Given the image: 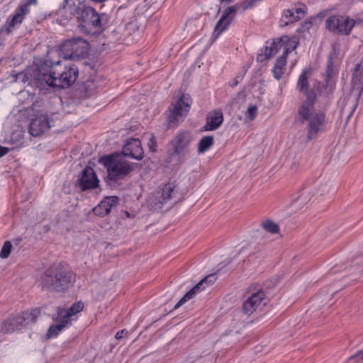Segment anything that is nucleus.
<instances>
[{
  "label": "nucleus",
  "instance_id": "obj_23",
  "mask_svg": "<svg viewBox=\"0 0 363 363\" xmlns=\"http://www.w3.org/2000/svg\"><path fill=\"white\" fill-rule=\"evenodd\" d=\"M83 308L84 304L82 302H77L67 309L58 308L57 313L71 325L72 322L75 320L74 315L82 311Z\"/></svg>",
  "mask_w": 363,
  "mask_h": 363
},
{
  "label": "nucleus",
  "instance_id": "obj_41",
  "mask_svg": "<svg viewBox=\"0 0 363 363\" xmlns=\"http://www.w3.org/2000/svg\"><path fill=\"white\" fill-rule=\"evenodd\" d=\"M222 1H225V2H230L232 0H221Z\"/></svg>",
  "mask_w": 363,
  "mask_h": 363
},
{
  "label": "nucleus",
  "instance_id": "obj_11",
  "mask_svg": "<svg viewBox=\"0 0 363 363\" xmlns=\"http://www.w3.org/2000/svg\"><path fill=\"white\" fill-rule=\"evenodd\" d=\"M54 123L55 121L51 116L47 113L38 114L30 121L29 133L34 137L39 136L47 132Z\"/></svg>",
  "mask_w": 363,
  "mask_h": 363
},
{
  "label": "nucleus",
  "instance_id": "obj_29",
  "mask_svg": "<svg viewBox=\"0 0 363 363\" xmlns=\"http://www.w3.org/2000/svg\"><path fill=\"white\" fill-rule=\"evenodd\" d=\"M261 225L266 232L272 234L278 233L279 231V225L271 220L262 221Z\"/></svg>",
  "mask_w": 363,
  "mask_h": 363
},
{
  "label": "nucleus",
  "instance_id": "obj_25",
  "mask_svg": "<svg viewBox=\"0 0 363 363\" xmlns=\"http://www.w3.org/2000/svg\"><path fill=\"white\" fill-rule=\"evenodd\" d=\"M352 89L358 91V98L363 91V57L354 68L352 75Z\"/></svg>",
  "mask_w": 363,
  "mask_h": 363
},
{
  "label": "nucleus",
  "instance_id": "obj_1",
  "mask_svg": "<svg viewBox=\"0 0 363 363\" xmlns=\"http://www.w3.org/2000/svg\"><path fill=\"white\" fill-rule=\"evenodd\" d=\"M78 73V68L75 65L63 63L60 60L52 63L46 61L35 70L33 76L40 86L65 89L76 81Z\"/></svg>",
  "mask_w": 363,
  "mask_h": 363
},
{
  "label": "nucleus",
  "instance_id": "obj_26",
  "mask_svg": "<svg viewBox=\"0 0 363 363\" xmlns=\"http://www.w3.org/2000/svg\"><path fill=\"white\" fill-rule=\"evenodd\" d=\"M223 121V116L220 110H216L211 112L207 116L204 130L208 131L214 130L220 126Z\"/></svg>",
  "mask_w": 363,
  "mask_h": 363
},
{
  "label": "nucleus",
  "instance_id": "obj_13",
  "mask_svg": "<svg viewBox=\"0 0 363 363\" xmlns=\"http://www.w3.org/2000/svg\"><path fill=\"white\" fill-rule=\"evenodd\" d=\"M327 125L325 114L323 111H317L308 121L307 135L311 140L316 137L318 133L325 130Z\"/></svg>",
  "mask_w": 363,
  "mask_h": 363
},
{
  "label": "nucleus",
  "instance_id": "obj_35",
  "mask_svg": "<svg viewBox=\"0 0 363 363\" xmlns=\"http://www.w3.org/2000/svg\"><path fill=\"white\" fill-rule=\"evenodd\" d=\"M148 147L151 152L156 151V140L153 135H151L148 143Z\"/></svg>",
  "mask_w": 363,
  "mask_h": 363
},
{
  "label": "nucleus",
  "instance_id": "obj_38",
  "mask_svg": "<svg viewBox=\"0 0 363 363\" xmlns=\"http://www.w3.org/2000/svg\"><path fill=\"white\" fill-rule=\"evenodd\" d=\"M125 333H126V332H125L124 330H120V331H118V333H116V335H115V337H116V339H118H118H121V338H122V337H123V334H124Z\"/></svg>",
  "mask_w": 363,
  "mask_h": 363
},
{
  "label": "nucleus",
  "instance_id": "obj_27",
  "mask_svg": "<svg viewBox=\"0 0 363 363\" xmlns=\"http://www.w3.org/2000/svg\"><path fill=\"white\" fill-rule=\"evenodd\" d=\"M310 72V69H304L301 74H300L298 82H297V89L303 92L304 94L307 96V92L313 91V90L308 89V76Z\"/></svg>",
  "mask_w": 363,
  "mask_h": 363
},
{
  "label": "nucleus",
  "instance_id": "obj_40",
  "mask_svg": "<svg viewBox=\"0 0 363 363\" xmlns=\"http://www.w3.org/2000/svg\"><path fill=\"white\" fill-rule=\"evenodd\" d=\"M310 26H311V23H306V24H305V26H305V28H306V29H309Z\"/></svg>",
  "mask_w": 363,
  "mask_h": 363
},
{
  "label": "nucleus",
  "instance_id": "obj_22",
  "mask_svg": "<svg viewBox=\"0 0 363 363\" xmlns=\"http://www.w3.org/2000/svg\"><path fill=\"white\" fill-rule=\"evenodd\" d=\"M118 203L117 196H107L93 209V211L95 215L103 217L109 213L112 208L116 206Z\"/></svg>",
  "mask_w": 363,
  "mask_h": 363
},
{
  "label": "nucleus",
  "instance_id": "obj_36",
  "mask_svg": "<svg viewBox=\"0 0 363 363\" xmlns=\"http://www.w3.org/2000/svg\"><path fill=\"white\" fill-rule=\"evenodd\" d=\"M298 200L300 201L301 203L306 202L308 199V191L304 189L301 196L298 198Z\"/></svg>",
  "mask_w": 363,
  "mask_h": 363
},
{
  "label": "nucleus",
  "instance_id": "obj_42",
  "mask_svg": "<svg viewBox=\"0 0 363 363\" xmlns=\"http://www.w3.org/2000/svg\"><path fill=\"white\" fill-rule=\"evenodd\" d=\"M356 106H357V104H356L354 108H353V111L355 109Z\"/></svg>",
  "mask_w": 363,
  "mask_h": 363
},
{
  "label": "nucleus",
  "instance_id": "obj_24",
  "mask_svg": "<svg viewBox=\"0 0 363 363\" xmlns=\"http://www.w3.org/2000/svg\"><path fill=\"white\" fill-rule=\"evenodd\" d=\"M52 319L57 323L50 325L48 328L46 335L50 339L56 337L63 330L70 325L67 320H63L57 313L53 315Z\"/></svg>",
  "mask_w": 363,
  "mask_h": 363
},
{
  "label": "nucleus",
  "instance_id": "obj_14",
  "mask_svg": "<svg viewBox=\"0 0 363 363\" xmlns=\"http://www.w3.org/2000/svg\"><path fill=\"white\" fill-rule=\"evenodd\" d=\"M316 98V94L314 91L307 92V97L301 105L298 108L296 118L301 123L308 121L313 114L314 111V102Z\"/></svg>",
  "mask_w": 363,
  "mask_h": 363
},
{
  "label": "nucleus",
  "instance_id": "obj_5",
  "mask_svg": "<svg viewBox=\"0 0 363 363\" xmlns=\"http://www.w3.org/2000/svg\"><path fill=\"white\" fill-rule=\"evenodd\" d=\"M99 162L106 167L108 177L113 181L123 179L132 170L131 165L118 155L102 157L99 159Z\"/></svg>",
  "mask_w": 363,
  "mask_h": 363
},
{
  "label": "nucleus",
  "instance_id": "obj_21",
  "mask_svg": "<svg viewBox=\"0 0 363 363\" xmlns=\"http://www.w3.org/2000/svg\"><path fill=\"white\" fill-rule=\"evenodd\" d=\"M99 180L94 171L90 167H86L82 172L79 179V186L83 191L94 189L98 186Z\"/></svg>",
  "mask_w": 363,
  "mask_h": 363
},
{
  "label": "nucleus",
  "instance_id": "obj_18",
  "mask_svg": "<svg viewBox=\"0 0 363 363\" xmlns=\"http://www.w3.org/2000/svg\"><path fill=\"white\" fill-rule=\"evenodd\" d=\"M122 152L125 156L137 160H141L144 154L141 142L138 138L127 140L123 145Z\"/></svg>",
  "mask_w": 363,
  "mask_h": 363
},
{
  "label": "nucleus",
  "instance_id": "obj_17",
  "mask_svg": "<svg viewBox=\"0 0 363 363\" xmlns=\"http://www.w3.org/2000/svg\"><path fill=\"white\" fill-rule=\"evenodd\" d=\"M216 281V277L214 274H210L206 277L192 289H191L175 305L174 308H178L182 306L184 303L194 298L196 294L203 291L206 287L211 285Z\"/></svg>",
  "mask_w": 363,
  "mask_h": 363
},
{
  "label": "nucleus",
  "instance_id": "obj_2",
  "mask_svg": "<svg viewBox=\"0 0 363 363\" xmlns=\"http://www.w3.org/2000/svg\"><path fill=\"white\" fill-rule=\"evenodd\" d=\"M58 16H65V19L75 16L82 29L94 28L96 30L102 28V23L105 15L100 16L90 6L82 5L80 0H65L62 6L57 11Z\"/></svg>",
  "mask_w": 363,
  "mask_h": 363
},
{
  "label": "nucleus",
  "instance_id": "obj_4",
  "mask_svg": "<svg viewBox=\"0 0 363 363\" xmlns=\"http://www.w3.org/2000/svg\"><path fill=\"white\" fill-rule=\"evenodd\" d=\"M38 281L43 289L62 291L74 281V277L70 271L55 267L45 270Z\"/></svg>",
  "mask_w": 363,
  "mask_h": 363
},
{
  "label": "nucleus",
  "instance_id": "obj_39",
  "mask_svg": "<svg viewBox=\"0 0 363 363\" xmlns=\"http://www.w3.org/2000/svg\"><path fill=\"white\" fill-rule=\"evenodd\" d=\"M239 83V80L238 78L234 79L232 82H230V86L232 87L236 86Z\"/></svg>",
  "mask_w": 363,
  "mask_h": 363
},
{
  "label": "nucleus",
  "instance_id": "obj_6",
  "mask_svg": "<svg viewBox=\"0 0 363 363\" xmlns=\"http://www.w3.org/2000/svg\"><path fill=\"white\" fill-rule=\"evenodd\" d=\"M88 51L89 43L81 38L68 39L60 46V52L65 59L84 58Z\"/></svg>",
  "mask_w": 363,
  "mask_h": 363
},
{
  "label": "nucleus",
  "instance_id": "obj_10",
  "mask_svg": "<svg viewBox=\"0 0 363 363\" xmlns=\"http://www.w3.org/2000/svg\"><path fill=\"white\" fill-rule=\"evenodd\" d=\"M355 25V21L346 16H333L326 21L330 31L341 35H349Z\"/></svg>",
  "mask_w": 363,
  "mask_h": 363
},
{
  "label": "nucleus",
  "instance_id": "obj_34",
  "mask_svg": "<svg viewBox=\"0 0 363 363\" xmlns=\"http://www.w3.org/2000/svg\"><path fill=\"white\" fill-rule=\"evenodd\" d=\"M264 256L262 253H258L255 255H251L249 258V261L254 262L255 264H259L263 260Z\"/></svg>",
  "mask_w": 363,
  "mask_h": 363
},
{
  "label": "nucleus",
  "instance_id": "obj_20",
  "mask_svg": "<svg viewBox=\"0 0 363 363\" xmlns=\"http://www.w3.org/2000/svg\"><path fill=\"white\" fill-rule=\"evenodd\" d=\"M235 12V9L234 7L230 6L228 7L225 10V11L222 13V16H220V19L217 22L214 31L212 34L211 38L213 41H216L218 38L220 36V35L227 30L228 26H230L232 18L230 17V15Z\"/></svg>",
  "mask_w": 363,
  "mask_h": 363
},
{
  "label": "nucleus",
  "instance_id": "obj_30",
  "mask_svg": "<svg viewBox=\"0 0 363 363\" xmlns=\"http://www.w3.org/2000/svg\"><path fill=\"white\" fill-rule=\"evenodd\" d=\"M11 249L12 245L11 242H5L0 252V257L1 258H7L11 254Z\"/></svg>",
  "mask_w": 363,
  "mask_h": 363
},
{
  "label": "nucleus",
  "instance_id": "obj_12",
  "mask_svg": "<svg viewBox=\"0 0 363 363\" xmlns=\"http://www.w3.org/2000/svg\"><path fill=\"white\" fill-rule=\"evenodd\" d=\"M191 134L189 131H182L171 140L173 152L179 157L187 155L189 152V145L191 141Z\"/></svg>",
  "mask_w": 363,
  "mask_h": 363
},
{
  "label": "nucleus",
  "instance_id": "obj_28",
  "mask_svg": "<svg viewBox=\"0 0 363 363\" xmlns=\"http://www.w3.org/2000/svg\"><path fill=\"white\" fill-rule=\"evenodd\" d=\"M213 145V136H205L202 138L198 144V151L199 153H203L208 150Z\"/></svg>",
  "mask_w": 363,
  "mask_h": 363
},
{
  "label": "nucleus",
  "instance_id": "obj_15",
  "mask_svg": "<svg viewBox=\"0 0 363 363\" xmlns=\"http://www.w3.org/2000/svg\"><path fill=\"white\" fill-rule=\"evenodd\" d=\"M267 303V298L262 291L253 293L243 303V311L250 315L257 310H260Z\"/></svg>",
  "mask_w": 363,
  "mask_h": 363
},
{
  "label": "nucleus",
  "instance_id": "obj_19",
  "mask_svg": "<svg viewBox=\"0 0 363 363\" xmlns=\"http://www.w3.org/2000/svg\"><path fill=\"white\" fill-rule=\"evenodd\" d=\"M307 8L305 5H298L291 9L284 10L281 18V22L287 26L303 18L306 13Z\"/></svg>",
  "mask_w": 363,
  "mask_h": 363
},
{
  "label": "nucleus",
  "instance_id": "obj_7",
  "mask_svg": "<svg viewBox=\"0 0 363 363\" xmlns=\"http://www.w3.org/2000/svg\"><path fill=\"white\" fill-rule=\"evenodd\" d=\"M40 313V311L38 308L23 311L16 317L5 320L3 323L2 330L5 333H11L16 330H20L23 327L35 323Z\"/></svg>",
  "mask_w": 363,
  "mask_h": 363
},
{
  "label": "nucleus",
  "instance_id": "obj_3",
  "mask_svg": "<svg viewBox=\"0 0 363 363\" xmlns=\"http://www.w3.org/2000/svg\"><path fill=\"white\" fill-rule=\"evenodd\" d=\"M298 45L296 38L290 39L288 36H283L266 46L264 50L265 58H269L275 55L279 50H283V54L279 57L274 66L273 74L277 79L281 78L284 73L286 57L288 55L295 50Z\"/></svg>",
  "mask_w": 363,
  "mask_h": 363
},
{
  "label": "nucleus",
  "instance_id": "obj_8",
  "mask_svg": "<svg viewBox=\"0 0 363 363\" xmlns=\"http://www.w3.org/2000/svg\"><path fill=\"white\" fill-rule=\"evenodd\" d=\"M191 104L192 99L190 96L182 94L174 104L173 108L170 109L168 122L173 124L182 121L189 113Z\"/></svg>",
  "mask_w": 363,
  "mask_h": 363
},
{
  "label": "nucleus",
  "instance_id": "obj_16",
  "mask_svg": "<svg viewBox=\"0 0 363 363\" xmlns=\"http://www.w3.org/2000/svg\"><path fill=\"white\" fill-rule=\"evenodd\" d=\"M32 1H26L21 2L18 8L15 10L13 16L7 20L9 27L6 28V33H9L13 28L19 26L23 22L26 15L30 13V6Z\"/></svg>",
  "mask_w": 363,
  "mask_h": 363
},
{
  "label": "nucleus",
  "instance_id": "obj_33",
  "mask_svg": "<svg viewBox=\"0 0 363 363\" xmlns=\"http://www.w3.org/2000/svg\"><path fill=\"white\" fill-rule=\"evenodd\" d=\"M257 114V107L256 106H250L245 113L250 121H253L255 118Z\"/></svg>",
  "mask_w": 363,
  "mask_h": 363
},
{
  "label": "nucleus",
  "instance_id": "obj_31",
  "mask_svg": "<svg viewBox=\"0 0 363 363\" xmlns=\"http://www.w3.org/2000/svg\"><path fill=\"white\" fill-rule=\"evenodd\" d=\"M335 74V65L331 58H330L328 61L327 69H326V76L327 80L333 78Z\"/></svg>",
  "mask_w": 363,
  "mask_h": 363
},
{
  "label": "nucleus",
  "instance_id": "obj_37",
  "mask_svg": "<svg viewBox=\"0 0 363 363\" xmlns=\"http://www.w3.org/2000/svg\"><path fill=\"white\" fill-rule=\"evenodd\" d=\"M9 151V148L0 145V158L6 155Z\"/></svg>",
  "mask_w": 363,
  "mask_h": 363
},
{
  "label": "nucleus",
  "instance_id": "obj_32",
  "mask_svg": "<svg viewBox=\"0 0 363 363\" xmlns=\"http://www.w3.org/2000/svg\"><path fill=\"white\" fill-rule=\"evenodd\" d=\"M363 361V350L356 352L354 355L351 356L347 363H359Z\"/></svg>",
  "mask_w": 363,
  "mask_h": 363
},
{
  "label": "nucleus",
  "instance_id": "obj_9",
  "mask_svg": "<svg viewBox=\"0 0 363 363\" xmlns=\"http://www.w3.org/2000/svg\"><path fill=\"white\" fill-rule=\"evenodd\" d=\"M176 194V186L173 183H167L151 195L149 202L153 209L159 210L169 201L175 198Z\"/></svg>",
  "mask_w": 363,
  "mask_h": 363
}]
</instances>
